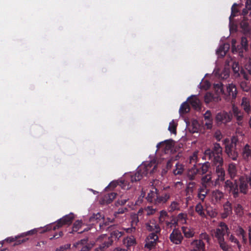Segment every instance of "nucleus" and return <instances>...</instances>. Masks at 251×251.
<instances>
[{
  "label": "nucleus",
  "instance_id": "obj_1",
  "mask_svg": "<svg viewBox=\"0 0 251 251\" xmlns=\"http://www.w3.org/2000/svg\"><path fill=\"white\" fill-rule=\"evenodd\" d=\"M229 229L227 225L223 222H221L218 225V227L214 231V236L217 240V242L220 248L223 251H230V247L225 241L224 236L226 234L229 235Z\"/></svg>",
  "mask_w": 251,
  "mask_h": 251
},
{
  "label": "nucleus",
  "instance_id": "obj_2",
  "mask_svg": "<svg viewBox=\"0 0 251 251\" xmlns=\"http://www.w3.org/2000/svg\"><path fill=\"white\" fill-rule=\"evenodd\" d=\"M156 168V166H153L151 162H146L141 164L137 168L135 173L130 175V181L133 183L140 181L144 176H147L149 173L153 174Z\"/></svg>",
  "mask_w": 251,
  "mask_h": 251
},
{
  "label": "nucleus",
  "instance_id": "obj_3",
  "mask_svg": "<svg viewBox=\"0 0 251 251\" xmlns=\"http://www.w3.org/2000/svg\"><path fill=\"white\" fill-rule=\"evenodd\" d=\"M123 231L114 230L111 232L109 237H107L105 234L100 236L97 239V242L101 243L96 249V251H104L105 249L112 244L114 239L118 240L123 235Z\"/></svg>",
  "mask_w": 251,
  "mask_h": 251
},
{
  "label": "nucleus",
  "instance_id": "obj_4",
  "mask_svg": "<svg viewBox=\"0 0 251 251\" xmlns=\"http://www.w3.org/2000/svg\"><path fill=\"white\" fill-rule=\"evenodd\" d=\"M238 140L235 137H232L230 140L226 138L223 141L225 145V152L227 156L233 160H236L238 157L237 151V143Z\"/></svg>",
  "mask_w": 251,
  "mask_h": 251
},
{
  "label": "nucleus",
  "instance_id": "obj_5",
  "mask_svg": "<svg viewBox=\"0 0 251 251\" xmlns=\"http://www.w3.org/2000/svg\"><path fill=\"white\" fill-rule=\"evenodd\" d=\"M202 159L210 161L223 159V149L220 144L214 143L211 149L206 150Z\"/></svg>",
  "mask_w": 251,
  "mask_h": 251
},
{
  "label": "nucleus",
  "instance_id": "obj_6",
  "mask_svg": "<svg viewBox=\"0 0 251 251\" xmlns=\"http://www.w3.org/2000/svg\"><path fill=\"white\" fill-rule=\"evenodd\" d=\"M213 170L217 178L215 181V186L220 184V181L223 182L225 180V170L224 168V159L211 161Z\"/></svg>",
  "mask_w": 251,
  "mask_h": 251
},
{
  "label": "nucleus",
  "instance_id": "obj_7",
  "mask_svg": "<svg viewBox=\"0 0 251 251\" xmlns=\"http://www.w3.org/2000/svg\"><path fill=\"white\" fill-rule=\"evenodd\" d=\"M224 188L233 197V199H236L237 201L240 197L244 196V195L240 194L238 180L235 179L233 181L229 179L226 180L225 182Z\"/></svg>",
  "mask_w": 251,
  "mask_h": 251
},
{
  "label": "nucleus",
  "instance_id": "obj_8",
  "mask_svg": "<svg viewBox=\"0 0 251 251\" xmlns=\"http://www.w3.org/2000/svg\"><path fill=\"white\" fill-rule=\"evenodd\" d=\"M75 218L74 214L72 213L63 216L62 218L58 220L55 223L49 225L47 228L46 230L52 229L55 230L59 229L64 226L70 225Z\"/></svg>",
  "mask_w": 251,
  "mask_h": 251
},
{
  "label": "nucleus",
  "instance_id": "obj_9",
  "mask_svg": "<svg viewBox=\"0 0 251 251\" xmlns=\"http://www.w3.org/2000/svg\"><path fill=\"white\" fill-rule=\"evenodd\" d=\"M238 182L240 194H247L249 189L251 188V171L249 174L240 176Z\"/></svg>",
  "mask_w": 251,
  "mask_h": 251
},
{
  "label": "nucleus",
  "instance_id": "obj_10",
  "mask_svg": "<svg viewBox=\"0 0 251 251\" xmlns=\"http://www.w3.org/2000/svg\"><path fill=\"white\" fill-rule=\"evenodd\" d=\"M160 234L150 232L145 240V248L151 250L155 247L159 242V236Z\"/></svg>",
  "mask_w": 251,
  "mask_h": 251
},
{
  "label": "nucleus",
  "instance_id": "obj_11",
  "mask_svg": "<svg viewBox=\"0 0 251 251\" xmlns=\"http://www.w3.org/2000/svg\"><path fill=\"white\" fill-rule=\"evenodd\" d=\"M172 216H170L168 213L165 210H161L159 213L158 217L159 225L166 229L169 228L171 226V219Z\"/></svg>",
  "mask_w": 251,
  "mask_h": 251
},
{
  "label": "nucleus",
  "instance_id": "obj_12",
  "mask_svg": "<svg viewBox=\"0 0 251 251\" xmlns=\"http://www.w3.org/2000/svg\"><path fill=\"white\" fill-rule=\"evenodd\" d=\"M146 230L149 232L161 233V229L157 221L154 219H151L145 223Z\"/></svg>",
  "mask_w": 251,
  "mask_h": 251
},
{
  "label": "nucleus",
  "instance_id": "obj_13",
  "mask_svg": "<svg viewBox=\"0 0 251 251\" xmlns=\"http://www.w3.org/2000/svg\"><path fill=\"white\" fill-rule=\"evenodd\" d=\"M245 197L242 196L240 197L238 201H236V199H233L234 200L232 201V203L233 204L232 207L234 209L235 213L238 216H242L244 214V207L242 206V203L245 201Z\"/></svg>",
  "mask_w": 251,
  "mask_h": 251
},
{
  "label": "nucleus",
  "instance_id": "obj_14",
  "mask_svg": "<svg viewBox=\"0 0 251 251\" xmlns=\"http://www.w3.org/2000/svg\"><path fill=\"white\" fill-rule=\"evenodd\" d=\"M169 239L173 244L179 245L181 243L183 239V236L179 228H175L170 234Z\"/></svg>",
  "mask_w": 251,
  "mask_h": 251
},
{
  "label": "nucleus",
  "instance_id": "obj_15",
  "mask_svg": "<svg viewBox=\"0 0 251 251\" xmlns=\"http://www.w3.org/2000/svg\"><path fill=\"white\" fill-rule=\"evenodd\" d=\"M239 75L242 76L246 80L250 79V76H251V60H250L245 65L244 68H241Z\"/></svg>",
  "mask_w": 251,
  "mask_h": 251
},
{
  "label": "nucleus",
  "instance_id": "obj_16",
  "mask_svg": "<svg viewBox=\"0 0 251 251\" xmlns=\"http://www.w3.org/2000/svg\"><path fill=\"white\" fill-rule=\"evenodd\" d=\"M232 115L226 112H221L218 113L215 118L217 123H226L231 121Z\"/></svg>",
  "mask_w": 251,
  "mask_h": 251
},
{
  "label": "nucleus",
  "instance_id": "obj_17",
  "mask_svg": "<svg viewBox=\"0 0 251 251\" xmlns=\"http://www.w3.org/2000/svg\"><path fill=\"white\" fill-rule=\"evenodd\" d=\"M232 203L229 201H226L223 204V212L221 213V217L223 219L227 218L232 214Z\"/></svg>",
  "mask_w": 251,
  "mask_h": 251
},
{
  "label": "nucleus",
  "instance_id": "obj_18",
  "mask_svg": "<svg viewBox=\"0 0 251 251\" xmlns=\"http://www.w3.org/2000/svg\"><path fill=\"white\" fill-rule=\"evenodd\" d=\"M158 195V190L155 187H152L150 190L146 199L150 203L157 204V197Z\"/></svg>",
  "mask_w": 251,
  "mask_h": 251
},
{
  "label": "nucleus",
  "instance_id": "obj_19",
  "mask_svg": "<svg viewBox=\"0 0 251 251\" xmlns=\"http://www.w3.org/2000/svg\"><path fill=\"white\" fill-rule=\"evenodd\" d=\"M195 185L196 183L194 182H189L186 188V201L187 203L193 198V192Z\"/></svg>",
  "mask_w": 251,
  "mask_h": 251
},
{
  "label": "nucleus",
  "instance_id": "obj_20",
  "mask_svg": "<svg viewBox=\"0 0 251 251\" xmlns=\"http://www.w3.org/2000/svg\"><path fill=\"white\" fill-rule=\"evenodd\" d=\"M116 195L117 194L115 192L106 193L101 198L100 203L103 205L108 204L112 202Z\"/></svg>",
  "mask_w": 251,
  "mask_h": 251
},
{
  "label": "nucleus",
  "instance_id": "obj_21",
  "mask_svg": "<svg viewBox=\"0 0 251 251\" xmlns=\"http://www.w3.org/2000/svg\"><path fill=\"white\" fill-rule=\"evenodd\" d=\"M173 142L172 139L166 140L157 144L156 147L158 149L162 148L165 151H169L172 150L174 146Z\"/></svg>",
  "mask_w": 251,
  "mask_h": 251
},
{
  "label": "nucleus",
  "instance_id": "obj_22",
  "mask_svg": "<svg viewBox=\"0 0 251 251\" xmlns=\"http://www.w3.org/2000/svg\"><path fill=\"white\" fill-rule=\"evenodd\" d=\"M241 155L243 159L246 161L251 159V147L249 144H247L242 148Z\"/></svg>",
  "mask_w": 251,
  "mask_h": 251
},
{
  "label": "nucleus",
  "instance_id": "obj_23",
  "mask_svg": "<svg viewBox=\"0 0 251 251\" xmlns=\"http://www.w3.org/2000/svg\"><path fill=\"white\" fill-rule=\"evenodd\" d=\"M187 100L194 109L197 110L201 109L200 100L196 96H192L188 98Z\"/></svg>",
  "mask_w": 251,
  "mask_h": 251
},
{
  "label": "nucleus",
  "instance_id": "obj_24",
  "mask_svg": "<svg viewBox=\"0 0 251 251\" xmlns=\"http://www.w3.org/2000/svg\"><path fill=\"white\" fill-rule=\"evenodd\" d=\"M226 93H225V94L230 97L231 96L232 99H235L237 93V88L235 85L232 83L228 84V85L226 86Z\"/></svg>",
  "mask_w": 251,
  "mask_h": 251
},
{
  "label": "nucleus",
  "instance_id": "obj_25",
  "mask_svg": "<svg viewBox=\"0 0 251 251\" xmlns=\"http://www.w3.org/2000/svg\"><path fill=\"white\" fill-rule=\"evenodd\" d=\"M101 219L102 220V223H100L99 224V229L100 230L103 231L105 229L106 230L112 231L114 229L115 225H111L110 223L105 220L104 218Z\"/></svg>",
  "mask_w": 251,
  "mask_h": 251
},
{
  "label": "nucleus",
  "instance_id": "obj_26",
  "mask_svg": "<svg viewBox=\"0 0 251 251\" xmlns=\"http://www.w3.org/2000/svg\"><path fill=\"white\" fill-rule=\"evenodd\" d=\"M194 249L198 251H205V245L201 240H194L192 242Z\"/></svg>",
  "mask_w": 251,
  "mask_h": 251
},
{
  "label": "nucleus",
  "instance_id": "obj_27",
  "mask_svg": "<svg viewBox=\"0 0 251 251\" xmlns=\"http://www.w3.org/2000/svg\"><path fill=\"white\" fill-rule=\"evenodd\" d=\"M197 166L199 170V175H202L208 172L210 167V163L209 162H206L204 163L199 164L197 165Z\"/></svg>",
  "mask_w": 251,
  "mask_h": 251
},
{
  "label": "nucleus",
  "instance_id": "obj_28",
  "mask_svg": "<svg viewBox=\"0 0 251 251\" xmlns=\"http://www.w3.org/2000/svg\"><path fill=\"white\" fill-rule=\"evenodd\" d=\"M181 231L183 233L184 236L186 238H190L194 236L195 231L193 228L182 226L181 227Z\"/></svg>",
  "mask_w": 251,
  "mask_h": 251
},
{
  "label": "nucleus",
  "instance_id": "obj_29",
  "mask_svg": "<svg viewBox=\"0 0 251 251\" xmlns=\"http://www.w3.org/2000/svg\"><path fill=\"white\" fill-rule=\"evenodd\" d=\"M170 197L171 194L168 192H163L161 195L158 193L157 204L166 203L170 199Z\"/></svg>",
  "mask_w": 251,
  "mask_h": 251
},
{
  "label": "nucleus",
  "instance_id": "obj_30",
  "mask_svg": "<svg viewBox=\"0 0 251 251\" xmlns=\"http://www.w3.org/2000/svg\"><path fill=\"white\" fill-rule=\"evenodd\" d=\"M224 194L219 190H215L212 193V198L213 201L216 203H220L221 200L224 199Z\"/></svg>",
  "mask_w": 251,
  "mask_h": 251
},
{
  "label": "nucleus",
  "instance_id": "obj_31",
  "mask_svg": "<svg viewBox=\"0 0 251 251\" xmlns=\"http://www.w3.org/2000/svg\"><path fill=\"white\" fill-rule=\"evenodd\" d=\"M142 210L140 209L137 214H133L131 215L130 219H131V225L132 228L135 230V227L137 225L139 220L138 216L139 215H141L142 214Z\"/></svg>",
  "mask_w": 251,
  "mask_h": 251
},
{
  "label": "nucleus",
  "instance_id": "obj_32",
  "mask_svg": "<svg viewBox=\"0 0 251 251\" xmlns=\"http://www.w3.org/2000/svg\"><path fill=\"white\" fill-rule=\"evenodd\" d=\"M230 48L229 43H225L221 45L217 50V53L218 55L224 57L226 53L228 51Z\"/></svg>",
  "mask_w": 251,
  "mask_h": 251
},
{
  "label": "nucleus",
  "instance_id": "obj_33",
  "mask_svg": "<svg viewBox=\"0 0 251 251\" xmlns=\"http://www.w3.org/2000/svg\"><path fill=\"white\" fill-rule=\"evenodd\" d=\"M236 235L239 237H241L242 239V243L244 244H246L248 241L247 238L246 236V231L241 227L239 226L235 231Z\"/></svg>",
  "mask_w": 251,
  "mask_h": 251
},
{
  "label": "nucleus",
  "instance_id": "obj_34",
  "mask_svg": "<svg viewBox=\"0 0 251 251\" xmlns=\"http://www.w3.org/2000/svg\"><path fill=\"white\" fill-rule=\"evenodd\" d=\"M208 191V190L207 189V186L206 185H202V186L199 189L198 194V198L202 201H203Z\"/></svg>",
  "mask_w": 251,
  "mask_h": 251
},
{
  "label": "nucleus",
  "instance_id": "obj_35",
  "mask_svg": "<svg viewBox=\"0 0 251 251\" xmlns=\"http://www.w3.org/2000/svg\"><path fill=\"white\" fill-rule=\"evenodd\" d=\"M197 174L199 175V170L197 165H194V166L189 170L188 177L189 179L193 180L195 179V176Z\"/></svg>",
  "mask_w": 251,
  "mask_h": 251
},
{
  "label": "nucleus",
  "instance_id": "obj_36",
  "mask_svg": "<svg viewBox=\"0 0 251 251\" xmlns=\"http://www.w3.org/2000/svg\"><path fill=\"white\" fill-rule=\"evenodd\" d=\"M227 171L230 178L233 179L237 173L235 164L233 163L229 164Z\"/></svg>",
  "mask_w": 251,
  "mask_h": 251
},
{
  "label": "nucleus",
  "instance_id": "obj_37",
  "mask_svg": "<svg viewBox=\"0 0 251 251\" xmlns=\"http://www.w3.org/2000/svg\"><path fill=\"white\" fill-rule=\"evenodd\" d=\"M242 108L248 114L251 113V108L250 102L247 100V98H243L242 99Z\"/></svg>",
  "mask_w": 251,
  "mask_h": 251
},
{
  "label": "nucleus",
  "instance_id": "obj_38",
  "mask_svg": "<svg viewBox=\"0 0 251 251\" xmlns=\"http://www.w3.org/2000/svg\"><path fill=\"white\" fill-rule=\"evenodd\" d=\"M190 107L189 103L187 102L182 103L179 108V113L180 115L184 114L190 111Z\"/></svg>",
  "mask_w": 251,
  "mask_h": 251
},
{
  "label": "nucleus",
  "instance_id": "obj_39",
  "mask_svg": "<svg viewBox=\"0 0 251 251\" xmlns=\"http://www.w3.org/2000/svg\"><path fill=\"white\" fill-rule=\"evenodd\" d=\"M232 110L233 115L236 118V120L238 121H242L243 120V115L240 110L235 106H233Z\"/></svg>",
  "mask_w": 251,
  "mask_h": 251
},
{
  "label": "nucleus",
  "instance_id": "obj_40",
  "mask_svg": "<svg viewBox=\"0 0 251 251\" xmlns=\"http://www.w3.org/2000/svg\"><path fill=\"white\" fill-rule=\"evenodd\" d=\"M103 218V216L101 215L100 212H98L96 214H93L89 218V221L90 222H96L97 223L99 222L101 219Z\"/></svg>",
  "mask_w": 251,
  "mask_h": 251
},
{
  "label": "nucleus",
  "instance_id": "obj_41",
  "mask_svg": "<svg viewBox=\"0 0 251 251\" xmlns=\"http://www.w3.org/2000/svg\"><path fill=\"white\" fill-rule=\"evenodd\" d=\"M20 237H10L7 238L6 240L7 242H8L9 243H12L15 242L14 245H18L19 244H21L22 243H23L25 241V239H23L22 240H21L20 239Z\"/></svg>",
  "mask_w": 251,
  "mask_h": 251
},
{
  "label": "nucleus",
  "instance_id": "obj_42",
  "mask_svg": "<svg viewBox=\"0 0 251 251\" xmlns=\"http://www.w3.org/2000/svg\"><path fill=\"white\" fill-rule=\"evenodd\" d=\"M176 169L173 171V173L175 176L181 175L184 171L183 166L179 163H176Z\"/></svg>",
  "mask_w": 251,
  "mask_h": 251
},
{
  "label": "nucleus",
  "instance_id": "obj_43",
  "mask_svg": "<svg viewBox=\"0 0 251 251\" xmlns=\"http://www.w3.org/2000/svg\"><path fill=\"white\" fill-rule=\"evenodd\" d=\"M195 211L200 216L202 217H205L203 207L201 203L199 202L196 205Z\"/></svg>",
  "mask_w": 251,
  "mask_h": 251
},
{
  "label": "nucleus",
  "instance_id": "obj_44",
  "mask_svg": "<svg viewBox=\"0 0 251 251\" xmlns=\"http://www.w3.org/2000/svg\"><path fill=\"white\" fill-rule=\"evenodd\" d=\"M211 179L212 177L211 174H208L203 176L201 178L202 185H206V186L207 185H210L211 182Z\"/></svg>",
  "mask_w": 251,
  "mask_h": 251
},
{
  "label": "nucleus",
  "instance_id": "obj_45",
  "mask_svg": "<svg viewBox=\"0 0 251 251\" xmlns=\"http://www.w3.org/2000/svg\"><path fill=\"white\" fill-rule=\"evenodd\" d=\"M135 243V239L133 237H127L124 239V244L127 247L132 246Z\"/></svg>",
  "mask_w": 251,
  "mask_h": 251
},
{
  "label": "nucleus",
  "instance_id": "obj_46",
  "mask_svg": "<svg viewBox=\"0 0 251 251\" xmlns=\"http://www.w3.org/2000/svg\"><path fill=\"white\" fill-rule=\"evenodd\" d=\"M82 226L81 220H77L73 224L72 231L70 233L77 232Z\"/></svg>",
  "mask_w": 251,
  "mask_h": 251
},
{
  "label": "nucleus",
  "instance_id": "obj_47",
  "mask_svg": "<svg viewBox=\"0 0 251 251\" xmlns=\"http://www.w3.org/2000/svg\"><path fill=\"white\" fill-rule=\"evenodd\" d=\"M176 127L177 124L175 122L174 120L172 121L170 123L168 130L173 134H176Z\"/></svg>",
  "mask_w": 251,
  "mask_h": 251
},
{
  "label": "nucleus",
  "instance_id": "obj_48",
  "mask_svg": "<svg viewBox=\"0 0 251 251\" xmlns=\"http://www.w3.org/2000/svg\"><path fill=\"white\" fill-rule=\"evenodd\" d=\"M214 87L217 91H220L222 94L226 95L224 91V85L222 82H219L217 83H215Z\"/></svg>",
  "mask_w": 251,
  "mask_h": 251
},
{
  "label": "nucleus",
  "instance_id": "obj_49",
  "mask_svg": "<svg viewBox=\"0 0 251 251\" xmlns=\"http://www.w3.org/2000/svg\"><path fill=\"white\" fill-rule=\"evenodd\" d=\"M240 86L242 90L245 92H248L251 89V84L246 81L240 83Z\"/></svg>",
  "mask_w": 251,
  "mask_h": 251
},
{
  "label": "nucleus",
  "instance_id": "obj_50",
  "mask_svg": "<svg viewBox=\"0 0 251 251\" xmlns=\"http://www.w3.org/2000/svg\"><path fill=\"white\" fill-rule=\"evenodd\" d=\"M176 218L178 220L179 222L185 224L186 223L187 215L183 213H180L178 214Z\"/></svg>",
  "mask_w": 251,
  "mask_h": 251
},
{
  "label": "nucleus",
  "instance_id": "obj_51",
  "mask_svg": "<svg viewBox=\"0 0 251 251\" xmlns=\"http://www.w3.org/2000/svg\"><path fill=\"white\" fill-rule=\"evenodd\" d=\"M240 26L245 32H248L250 30L249 25L245 20H244L241 22Z\"/></svg>",
  "mask_w": 251,
  "mask_h": 251
},
{
  "label": "nucleus",
  "instance_id": "obj_52",
  "mask_svg": "<svg viewBox=\"0 0 251 251\" xmlns=\"http://www.w3.org/2000/svg\"><path fill=\"white\" fill-rule=\"evenodd\" d=\"M229 240L231 242L236 244L239 249L241 248L242 246L239 240L233 235L231 234L229 236Z\"/></svg>",
  "mask_w": 251,
  "mask_h": 251
},
{
  "label": "nucleus",
  "instance_id": "obj_53",
  "mask_svg": "<svg viewBox=\"0 0 251 251\" xmlns=\"http://www.w3.org/2000/svg\"><path fill=\"white\" fill-rule=\"evenodd\" d=\"M236 40L233 39L231 41V50L233 53L238 52L240 49V46H236Z\"/></svg>",
  "mask_w": 251,
  "mask_h": 251
},
{
  "label": "nucleus",
  "instance_id": "obj_54",
  "mask_svg": "<svg viewBox=\"0 0 251 251\" xmlns=\"http://www.w3.org/2000/svg\"><path fill=\"white\" fill-rule=\"evenodd\" d=\"M232 68L234 73L235 74L238 73V75H239V74L240 73L241 70L240 69V66L238 63L236 62H233L232 64Z\"/></svg>",
  "mask_w": 251,
  "mask_h": 251
},
{
  "label": "nucleus",
  "instance_id": "obj_55",
  "mask_svg": "<svg viewBox=\"0 0 251 251\" xmlns=\"http://www.w3.org/2000/svg\"><path fill=\"white\" fill-rule=\"evenodd\" d=\"M179 209V204L178 202L174 201L171 203V205L170 206V211L173 212L176 210H178Z\"/></svg>",
  "mask_w": 251,
  "mask_h": 251
},
{
  "label": "nucleus",
  "instance_id": "obj_56",
  "mask_svg": "<svg viewBox=\"0 0 251 251\" xmlns=\"http://www.w3.org/2000/svg\"><path fill=\"white\" fill-rule=\"evenodd\" d=\"M203 241V240L206 241L207 243H209L210 240V238L208 234L206 232L202 233L200 235V239Z\"/></svg>",
  "mask_w": 251,
  "mask_h": 251
},
{
  "label": "nucleus",
  "instance_id": "obj_57",
  "mask_svg": "<svg viewBox=\"0 0 251 251\" xmlns=\"http://www.w3.org/2000/svg\"><path fill=\"white\" fill-rule=\"evenodd\" d=\"M237 6L236 3H234L231 7V16L234 17L236 14L238 13L239 11L236 7Z\"/></svg>",
  "mask_w": 251,
  "mask_h": 251
},
{
  "label": "nucleus",
  "instance_id": "obj_58",
  "mask_svg": "<svg viewBox=\"0 0 251 251\" xmlns=\"http://www.w3.org/2000/svg\"><path fill=\"white\" fill-rule=\"evenodd\" d=\"M178 222H179L178 220H177L176 217L172 216L170 222L171 226L169 227V228H172L173 226L176 227V226H177Z\"/></svg>",
  "mask_w": 251,
  "mask_h": 251
},
{
  "label": "nucleus",
  "instance_id": "obj_59",
  "mask_svg": "<svg viewBox=\"0 0 251 251\" xmlns=\"http://www.w3.org/2000/svg\"><path fill=\"white\" fill-rule=\"evenodd\" d=\"M197 159H198L197 155L196 153H194L192 155H191L189 157V163L190 164L194 163V165H195V164L197 162Z\"/></svg>",
  "mask_w": 251,
  "mask_h": 251
},
{
  "label": "nucleus",
  "instance_id": "obj_60",
  "mask_svg": "<svg viewBox=\"0 0 251 251\" xmlns=\"http://www.w3.org/2000/svg\"><path fill=\"white\" fill-rule=\"evenodd\" d=\"M71 247L70 244H67L63 246H60L59 248H57L56 251H64Z\"/></svg>",
  "mask_w": 251,
  "mask_h": 251
},
{
  "label": "nucleus",
  "instance_id": "obj_61",
  "mask_svg": "<svg viewBox=\"0 0 251 251\" xmlns=\"http://www.w3.org/2000/svg\"><path fill=\"white\" fill-rule=\"evenodd\" d=\"M241 45L243 48L246 49L248 47V40L246 37H243L241 38Z\"/></svg>",
  "mask_w": 251,
  "mask_h": 251
},
{
  "label": "nucleus",
  "instance_id": "obj_62",
  "mask_svg": "<svg viewBox=\"0 0 251 251\" xmlns=\"http://www.w3.org/2000/svg\"><path fill=\"white\" fill-rule=\"evenodd\" d=\"M204 120H213L211 116V112L209 110H207L204 113L203 115Z\"/></svg>",
  "mask_w": 251,
  "mask_h": 251
},
{
  "label": "nucleus",
  "instance_id": "obj_63",
  "mask_svg": "<svg viewBox=\"0 0 251 251\" xmlns=\"http://www.w3.org/2000/svg\"><path fill=\"white\" fill-rule=\"evenodd\" d=\"M205 126L207 129H210L212 127L213 120H205Z\"/></svg>",
  "mask_w": 251,
  "mask_h": 251
},
{
  "label": "nucleus",
  "instance_id": "obj_64",
  "mask_svg": "<svg viewBox=\"0 0 251 251\" xmlns=\"http://www.w3.org/2000/svg\"><path fill=\"white\" fill-rule=\"evenodd\" d=\"M128 200V199L126 198H121V199H118L117 201V203L119 205H123Z\"/></svg>",
  "mask_w": 251,
  "mask_h": 251
}]
</instances>
